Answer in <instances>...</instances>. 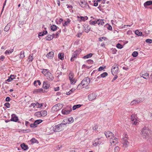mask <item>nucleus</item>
Masks as SVG:
<instances>
[{
	"label": "nucleus",
	"instance_id": "obj_57",
	"mask_svg": "<svg viewBox=\"0 0 152 152\" xmlns=\"http://www.w3.org/2000/svg\"><path fill=\"white\" fill-rule=\"evenodd\" d=\"M68 121L69 122L72 123L73 121V118L72 117H71L68 119Z\"/></svg>",
	"mask_w": 152,
	"mask_h": 152
},
{
	"label": "nucleus",
	"instance_id": "obj_44",
	"mask_svg": "<svg viewBox=\"0 0 152 152\" xmlns=\"http://www.w3.org/2000/svg\"><path fill=\"white\" fill-rule=\"evenodd\" d=\"M74 77V75L72 73L70 72L69 74V80H72Z\"/></svg>",
	"mask_w": 152,
	"mask_h": 152
},
{
	"label": "nucleus",
	"instance_id": "obj_61",
	"mask_svg": "<svg viewBox=\"0 0 152 152\" xmlns=\"http://www.w3.org/2000/svg\"><path fill=\"white\" fill-rule=\"evenodd\" d=\"M82 84H81V83L79 84L77 87V88L78 89H80V88H82Z\"/></svg>",
	"mask_w": 152,
	"mask_h": 152
},
{
	"label": "nucleus",
	"instance_id": "obj_51",
	"mask_svg": "<svg viewBox=\"0 0 152 152\" xmlns=\"http://www.w3.org/2000/svg\"><path fill=\"white\" fill-rule=\"evenodd\" d=\"M4 105L7 108H10V104L9 102H6L4 104Z\"/></svg>",
	"mask_w": 152,
	"mask_h": 152
},
{
	"label": "nucleus",
	"instance_id": "obj_12",
	"mask_svg": "<svg viewBox=\"0 0 152 152\" xmlns=\"http://www.w3.org/2000/svg\"><path fill=\"white\" fill-rule=\"evenodd\" d=\"M80 5L83 8H86L87 7L88 8H90V7L89 5L88 4L87 2L85 1H81L80 3Z\"/></svg>",
	"mask_w": 152,
	"mask_h": 152
},
{
	"label": "nucleus",
	"instance_id": "obj_45",
	"mask_svg": "<svg viewBox=\"0 0 152 152\" xmlns=\"http://www.w3.org/2000/svg\"><path fill=\"white\" fill-rule=\"evenodd\" d=\"M85 28L84 29V30L86 33L88 32L90 30V28L88 26L85 27Z\"/></svg>",
	"mask_w": 152,
	"mask_h": 152
},
{
	"label": "nucleus",
	"instance_id": "obj_27",
	"mask_svg": "<svg viewBox=\"0 0 152 152\" xmlns=\"http://www.w3.org/2000/svg\"><path fill=\"white\" fill-rule=\"evenodd\" d=\"M40 112L42 116L45 117L47 115V112L45 110H42Z\"/></svg>",
	"mask_w": 152,
	"mask_h": 152
},
{
	"label": "nucleus",
	"instance_id": "obj_30",
	"mask_svg": "<svg viewBox=\"0 0 152 152\" xmlns=\"http://www.w3.org/2000/svg\"><path fill=\"white\" fill-rule=\"evenodd\" d=\"M82 105H83L80 104L75 105L73 106L72 109L73 110H75L77 108L80 107Z\"/></svg>",
	"mask_w": 152,
	"mask_h": 152
},
{
	"label": "nucleus",
	"instance_id": "obj_52",
	"mask_svg": "<svg viewBox=\"0 0 152 152\" xmlns=\"http://www.w3.org/2000/svg\"><path fill=\"white\" fill-rule=\"evenodd\" d=\"M119 150V147L116 146L114 148L115 151V152H118Z\"/></svg>",
	"mask_w": 152,
	"mask_h": 152
},
{
	"label": "nucleus",
	"instance_id": "obj_4",
	"mask_svg": "<svg viewBox=\"0 0 152 152\" xmlns=\"http://www.w3.org/2000/svg\"><path fill=\"white\" fill-rule=\"evenodd\" d=\"M90 79L88 77L84 78L81 81V84L82 86H87L90 83Z\"/></svg>",
	"mask_w": 152,
	"mask_h": 152
},
{
	"label": "nucleus",
	"instance_id": "obj_7",
	"mask_svg": "<svg viewBox=\"0 0 152 152\" xmlns=\"http://www.w3.org/2000/svg\"><path fill=\"white\" fill-rule=\"evenodd\" d=\"M115 66H113L111 69V72L113 75L116 74L118 70V66L117 64H115Z\"/></svg>",
	"mask_w": 152,
	"mask_h": 152
},
{
	"label": "nucleus",
	"instance_id": "obj_3",
	"mask_svg": "<svg viewBox=\"0 0 152 152\" xmlns=\"http://www.w3.org/2000/svg\"><path fill=\"white\" fill-rule=\"evenodd\" d=\"M127 137V135H125V137H123L122 140V142L123 144V147L124 148L128 147L129 144V142L128 141Z\"/></svg>",
	"mask_w": 152,
	"mask_h": 152
},
{
	"label": "nucleus",
	"instance_id": "obj_36",
	"mask_svg": "<svg viewBox=\"0 0 152 152\" xmlns=\"http://www.w3.org/2000/svg\"><path fill=\"white\" fill-rule=\"evenodd\" d=\"M30 141L33 143H38V141L34 138H32L31 140Z\"/></svg>",
	"mask_w": 152,
	"mask_h": 152
},
{
	"label": "nucleus",
	"instance_id": "obj_16",
	"mask_svg": "<svg viewBox=\"0 0 152 152\" xmlns=\"http://www.w3.org/2000/svg\"><path fill=\"white\" fill-rule=\"evenodd\" d=\"M47 77H48V79L49 80L52 81L54 78L53 75L50 72H48V74L47 75Z\"/></svg>",
	"mask_w": 152,
	"mask_h": 152
},
{
	"label": "nucleus",
	"instance_id": "obj_2",
	"mask_svg": "<svg viewBox=\"0 0 152 152\" xmlns=\"http://www.w3.org/2000/svg\"><path fill=\"white\" fill-rule=\"evenodd\" d=\"M66 124V123H61L58 125L55 126L53 127V130L56 132H60L64 129V126Z\"/></svg>",
	"mask_w": 152,
	"mask_h": 152
},
{
	"label": "nucleus",
	"instance_id": "obj_35",
	"mask_svg": "<svg viewBox=\"0 0 152 152\" xmlns=\"http://www.w3.org/2000/svg\"><path fill=\"white\" fill-rule=\"evenodd\" d=\"M137 116L135 114H132L131 115V120L132 121L135 120L136 119Z\"/></svg>",
	"mask_w": 152,
	"mask_h": 152
},
{
	"label": "nucleus",
	"instance_id": "obj_54",
	"mask_svg": "<svg viewBox=\"0 0 152 152\" xmlns=\"http://www.w3.org/2000/svg\"><path fill=\"white\" fill-rule=\"evenodd\" d=\"M30 126L31 128H34L37 126V125H36L34 122L33 124H30Z\"/></svg>",
	"mask_w": 152,
	"mask_h": 152
},
{
	"label": "nucleus",
	"instance_id": "obj_8",
	"mask_svg": "<svg viewBox=\"0 0 152 152\" xmlns=\"http://www.w3.org/2000/svg\"><path fill=\"white\" fill-rule=\"evenodd\" d=\"M10 120L12 121L18 122L19 123H20V122L19 121V119L18 117L14 114H13L11 115V118L10 119Z\"/></svg>",
	"mask_w": 152,
	"mask_h": 152
},
{
	"label": "nucleus",
	"instance_id": "obj_13",
	"mask_svg": "<svg viewBox=\"0 0 152 152\" xmlns=\"http://www.w3.org/2000/svg\"><path fill=\"white\" fill-rule=\"evenodd\" d=\"M118 139L114 137L113 136V137L110 139V142L111 144L115 145L118 142Z\"/></svg>",
	"mask_w": 152,
	"mask_h": 152
},
{
	"label": "nucleus",
	"instance_id": "obj_42",
	"mask_svg": "<svg viewBox=\"0 0 152 152\" xmlns=\"http://www.w3.org/2000/svg\"><path fill=\"white\" fill-rule=\"evenodd\" d=\"M63 21V19L62 18H60L58 20H56V22L57 24H60Z\"/></svg>",
	"mask_w": 152,
	"mask_h": 152
},
{
	"label": "nucleus",
	"instance_id": "obj_33",
	"mask_svg": "<svg viewBox=\"0 0 152 152\" xmlns=\"http://www.w3.org/2000/svg\"><path fill=\"white\" fill-rule=\"evenodd\" d=\"M99 21V20L98 19L97 21H94L91 22V20L90 21V24L91 25H95L96 23H98V21Z\"/></svg>",
	"mask_w": 152,
	"mask_h": 152
},
{
	"label": "nucleus",
	"instance_id": "obj_22",
	"mask_svg": "<svg viewBox=\"0 0 152 152\" xmlns=\"http://www.w3.org/2000/svg\"><path fill=\"white\" fill-rule=\"evenodd\" d=\"M42 91L43 89L42 88L36 89L34 90L33 91V93L34 94H36L38 93H41L42 92Z\"/></svg>",
	"mask_w": 152,
	"mask_h": 152
},
{
	"label": "nucleus",
	"instance_id": "obj_50",
	"mask_svg": "<svg viewBox=\"0 0 152 152\" xmlns=\"http://www.w3.org/2000/svg\"><path fill=\"white\" fill-rule=\"evenodd\" d=\"M145 42L148 43H152V39H146L145 40Z\"/></svg>",
	"mask_w": 152,
	"mask_h": 152
},
{
	"label": "nucleus",
	"instance_id": "obj_15",
	"mask_svg": "<svg viewBox=\"0 0 152 152\" xmlns=\"http://www.w3.org/2000/svg\"><path fill=\"white\" fill-rule=\"evenodd\" d=\"M54 55V53L53 52L51 51L49 52L48 53L46 56L47 57V58H49L50 59H51L53 57Z\"/></svg>",
	"mask_w": 152,
	"mask_h": 152
},
{
	"label": "nucleus",
	"instance_id": "obj_26",
	"mask_svg": "<svg viewBox=\"0 0 152 152\" xmlns=\"http://www.w3.org/2000/svg\"><path fill=\"white\" fill-rule=\"evenodd\" d=\"M58 58L61 60H63L64 59V54L62 53H59L58 54Z\"/></svg>",
	"mask_w": 152,
	"mask_h": 152
},
{
	"label": "nucleus",
	"instance_id": "obj_40",
	"mask_svg": "<svg viewBox=\"0 0 152 152\" xmlns=\"http://www.w3.org/2000/svg\"><path fill=\"white\" fill-rule=\"evenodd\" d=\"M75 89L72 88L69 92H66V94L67 95H69L71 94L72 93L75 91Z\"/></svg>",
	"mask_w": 152,
	"mask_h": 152
},
{
	"label": "nucleus",
	"instance_id": "obj_20",
	"mask_svg": "<svg viewBox=\"0 0 152 152\" xmlns=\"http://www.w3.org/2000/svg\"><path fill=\"white\" fill-rule=\"evenodd\" d=\"M140 75H142V77L145 79H147L149 77V74L148 73H144L143 72L140 73Z\"/></svg>",
	"mask_w": 152,
	"mask_h": 152
},
{
	"label": "nucleus",
	"instance_id": "obj_47",
	"mask_svg": "<svg viewBox=\"0 0 152 152\" xmlns=\"http://www.w3.org/2000/svg\"><path fill=\"white\" fill-rule=\"evenodd\" d=\"M138 54V52L137 51H134L133 52L132 55L134 57H137Z\"/></svg>",
	"mask_w": 152,
	"mask_h": 152
},
{
	"label": "nucleus",
	"instance_id": "obj_46",
	"mask_svg": "<svg viewBox=\"0 0 152 152\" xmlns=\"http://www.w3.org/2000/svg\"><path fill=\"white\" fill-rule=\"evenodd\" d=\"M99 21H98V25L100 24L101 25H103L104 24V21L103 20H100Z\"/></svg>",
	"mask_w": 152,
	"mask_h": 152
},
{
	"label": "nucleus",
	"instance_id": "obj_25",
	"mask_svg": "<svg viewBox=\"0 0 152 152\" xmlns=\"http://www.w3.org/2000/svg\"><path fill=\"white\" fill-rule=\"evenodd\" d=\"M54 37H55L54 36H52L51 35L48 34L46 38V40L50 41L53 39Z\"/></svg>",
	"mask_w": 152,
	"mask_h": 152
},
{
	"label": "nucleus",
	"instance_id": "obj_39",
	"mask_svg": "<svg viewBox=\"0 0 152 152\" xmlns=\"http://www.w3.org/2000/svg\"><path fill=\"white\" fill-rule=\"evenodd\" d=\"M42 121V120L41 119L37 120H36L34 122L37 125V124H39Z\"/></svg>",
	"mask_w": 152,
	"mask_h": 152
},
{
	"label": "nucleus",
	"instance_id": "obj_5",
	"mask_svg": "<svg viewBox=\"0 0 152 152\" xmlns=\"http://www.w3.org/2000/svg\"><path fill=\"white\" fill-rule=\"evenodd\" d=\"M80 53L79 52V51L76 50V51L74 52L70 59V61L72 62L74 61L75 59L77 58V57L78 56Z\"/></svg>",
	"mask_w": 152,
	"mask_h": 152
},
{
	"label": "nucleus",
	"instance_id": "obj_11",
	"mask_svg": "<svg viewBox=\"0 0 152 152\" xmlns=\"http://www.w3.org/2000/svg\"><path fill=\"white\" fill-rule=\"evenodd\" d=\"M77 18L78 19V21L80 22H81V21H85L86 20H87L88 19V17L87 16H85L84 17L80 16H77Z\"/></svg>",
	"mask_w": 152,
	"mask_h": 152
},
{
	"label": "nucleus",
	"instance_id": "obj_17",
	"mask_svg": "<svg viewBox=\"0 0 152 152\" xmlns=\"http://www.w3.org/2000/svg\"><path fill=\"white\" fill-rule=\"evenodd\" d=\"M72 111V109H70V110H65L63 109L61 111L62 113L64 115H66Z\"/></svg>",
	"mask_w": 152,
	"mask_h": 152
},
{
	"label": "nucleus",
	"instance_id": "obj_48",
	"mask_svg": "<svg viewBox=\"0 0 152 152\" xmlns=\"http://www.w3.org/2000/svg\"><path fill=\"white\" fill-rule=\"evenodd\" d=\"M116 47L119 49H121L123 48V46L121 44L118 43L116 45Z\"/></svg>",
	"mask_w": 152,
	"mask_h": 152
},
{
	"label": "nucleus",
	"instance_id": "obj_6",
	"mask_svg": "<svg viewBox=\"0 0 152 152\" xmlns=\"http://www.w3.org/2000/svg\"><path fill=\"white\" fill-rule=\"evenodd\" d=\"M97 96V94L96 92H93L89 94L88 96V99L90 101L95 99Z\"/></svg>",
	"mask_w": 152,
	"mask_h": 152
},
{
	"label": "nucleus",
	"instance_id": "obj_37",
	"mask_svg": "<svg viewBox=\"0 0 152 152\" xmlns=\"http://www.w3.org/2000/svg\"><path fill=\"white\" fill-rule=\"evenodd\" d=\"M14 51L13 49L10 50H6L5 52V54H9L11 53Z\"/></svg>",
	"mask_w": 152,
	"mask_h": 152
},
{
	"label": "nucleus",
	"instance_id": "obj_49",
	"mask_svg": "<svg viewBox=\"0 0 152 152\" xmlns=\"http://www.w3.org/2000/svg\"><path fill=\"white\" fill-rule=\"evenodd\" d=\"M39 104V102H37L36 103H32L30 105L29 107H31V106H33V107L34 108L35 106H37V104Z\"/></svg>",
	"mask_w": 152,
	"mask_h": 152
},
{
	"label": "nucleus",
	"instance_id": "obj_28",
	"mask_svg": "<svg viewBox=\"0 0 152 152\" xmlns=\"http://www.w3.org/2000/svg\"><path fill=\"white\" fill-rule=\"evenodd\" d=\"M50 28L52 30L55 31L57 29V28H58V27H57L56 25H53L51 26Z\"/></svg>",
	"mask_w": 152,
	"mask_h": 152
},
{
	"label": "nucleus",
	"instance_id": "obj_1",
	"mask_svg": "<svg viewBox=\"0 0 152 152\" xmlns=\"http://www.w3.org/2000/svg\"><path fill=\"white\" fill-rule=\"evenodd\" d=\"M142 136L143 138L148 139L149 137V134L151 132V131L148 127H144L141 130Z\"/></svg>",
	"mask_w": 152,
	"mask_h": 152
},
{
	"label": "nucleus",
	"instance_id": "obj_60",
	"mask_svg": "<svg viewBox=\"0 0 152 152\" xmlns=\"http://www.w3.org/2000/svg\"><path fill=\"white\" fill-rule=\"evenodd\" d=\"M107 28L108 30L110 31L112 30V27L110 25H108V26Z\"/></svg>",
	"mask_w": 152,
	"mask_h": 152
},
{
	"label": "nucleus",
	"instance_id": "obj_18",
	"mask_svg": "<svg viewBox=\"0 0 152 152\" xmlns=\"http://www.w3.org/2000/svg\"><path fill=\"white\" fill-rule=\"evenodd\" d=\"M20 146L21 148L24 150H27L28 148V146L26 145L24 143H23L21 144Z\"/></svg>",
	"mask_w": 152,
	"mask_h": 152
},
{
	"label": "nucleus",
	"instance_id": "obj_14",
	"mask_svg": "<svg viewBox=\"0 0 152 152\" xmlns=\"http://www.w3.org/2000/svg\"><path fill=\"white\" fill-rule=\"evenodd\" d=\"M50 86V83L47 81H44L43 83V87L45 89H47Z\"/></svg>",
	"mask_w": 152,
	"mask_h": 152
},
{
	"label": "nucleus",
	"instance_id": "obj_62",
	"mask_svg": "<svg viewBox=\"0 0 152 152\" xmlns=\"http://www.w3.org/2000/svg\"><path fill=\"white\" fill-rule=\"evenodd\" d=\"M43 103H41L39 104H39H37V105H38V107H37V108H41L43 105Z\"/></svg>",
	"mask_w": 152,
	"mask_h": 152
},
{
	"label": "nucleus",
	"instance_id": "obj_56",
	"mask_svg": "<svg viewBox=\"0 0 152 152\" xmlns=\"http://www.w3.org/2000/svg\"><path fill=\"white\" fill-rule=\"evenodd\" d=\"M87 62L88 64H92L93 63V61L91 59L88 60L87 61Z\"/></svg>",
	"mask_w": 152,
	"mask_h": 152
},
{
	"label": "nucleus",
	"instance_id": "obj_29",
	"mask_svg": "<svg viewBox=\"0 0 152 152\" xmlns=\"http://www.w3.org/2000/svg\"><path fill=\"white\" fill-rule=\"evenodd\" d=\"M140 102V101L136 100H134L132 101L130 103L131 105H133L135 104H138Z\"/></svg>",
	"mask_w": 152,
	"mask_h": 152
},
{
	"label": "nucleus",
	"instance_id": "obj_21",
	"mask_svg": "<svg viewBox=\"0 0 152 152\" xmlns=\"http://www.w3.org/2000/svg\"><path fill=\"white\" fill-rule=\"evenodd\" d=\"M71 20L69 18H67L66 20V21H65V23L63 25L64 26H68L70 23Z\"/></svg>",
	"mask_w": 152,
	"mask_h": 152
},
{
	"label": "nucleus",
	"instance_id": "obj_59",
	"mask_svg": "<svg viewBox=\"0 0 152 152\" xmlns=\"http://www.w3.org/2000/svg\"><path fill=\"white\" fill-rule=\"evenodd\" d=\"M67 7V8L69 9V10H72L73 8V7L72 5H69L68 4H66V5Z\"/></svg>",
	"mask_w": 152,
	"mask_h": 152
},
{
	"label": "nucleus",
	"instance_id": "obj_32",
	"mask_svg": "<svg viewBox=\"0 0 152 152\" xmlns=\"http://www.w3.org/2000/svg\"><path fill=\"white\" fill-rule=\"evenodd\" d=\"M49 72L48 69H43L42 71V73L45 75H48V72Z\"/></svg>",
	"mask_w": 152,
	"mask_h": 152
},
{
	"label": "nucleus",
	"instance_id": "obj_41",
	"mask_svg": "<svg viewBox=\"0 0 152 152\" xmlns=\"http://www.w3.org/2000/svg\"><path fill=\"white\" fill-rule=\"evenodd\" d=\"M34 115L37 116L38 117H41V112L38 111L36 112L35 113Z\"/></svg>",
	"mask_w": 152,
	"mask_h": 152
},
{
	"label": "nucleus",
	"instance_id": "obj_31",
	"mask_svg": "<svg viewBox=\"0 0 152 152\" xmlns=\"http://www.w3.org/2000/svg\"><path fill=\"white\" fill-rule=\"evenodd\" d=\"M24 52L23 51H21L20 53V58L22 59L24 58L25 56L24 54Z\"/></svg>",
	"mask_w": 152,
	"mask_h": 152
},
{
	"label": "nucleus",
	"instance_id": "obj_55",
	"mask_svg": "<svg viewBox=\"0 0 152 152\" xmlns=\"http://www.w3.org/2000/svg\"><path fill=\"white\" fill-rule=\"evenodd\" d=\"M70 82H71V83L72 84H74L76 83V81L75 80V79H72V80H70Z\"/></svg>",
	"mask_w": 152,
	"mask_h": 152
},
{
	"label": "nucleus",
	"instance_id": "obj_38",
	"mask_svg": "<svg viewBox=\"0 0 152 152\" xmlns=\"http://www.w3.org/2000/svg\"><path fill=\"white\" fill-rule=\"evenodd\" d=\"M135 34L139 36H141L142 35V33L141 32L139 31L138 30H136L135 32Z\"/></svg>",
	"mask_w": 152,
	"mask_h": 152
},
{
	"label": "nucleus",
	"instance_id": "obj_23",
	"mask_svg": "<svg viewBox=\"0 0 152 152\" xmlns=\"http://www.w3.org/2000/svg\"><path fill=\"white\" fill-rule=\"evenodd\" d=\"M10 26L11 25L10 23H8L4 28V31H8L10 27Z\"/></svg>",
	"mask_w": 152,
	"mask_h": 152
},
{
	"label": "nucleus",
	"instance_id": "obj_24",
	"mask_svg": "<svg viewBox=\"0 0 152 152\" xmlns=\"http://www.w3.org/2000/svg\"><path fill=\"white\" fill-rule=\"evenodd\" d=\"M16 77V76H15L14 75H11L10 77L7 79V81L8 82H10L12 81L13 79H15V77Z\"/></svg>",
	"mask_w": 152,
	"mask_h": 152
},
{
	"label": "nucleus",
	"instance_id": "obj_43",
	"mask_svg": "<svg viewBox=\"0 0 152 152\" xmlns=\"http://www.w3.org/2000/svg\"><path fill=\"white\" fill-rule=\"evenodd\" d=\"M100 75L101 77H102L104 78L106 76H107L108 75V74L106 72H104L103 73L101 74Z\"/></svg>",
	"mask_w": 152,
	"mask_h": 152
},
{
	"label": "nucleus",
	"instance_id": "obj_10",
	"mask_svg": "<svg viewBox=\"0 0 152 152\" xmlns=\"http://www.w3.org/2000/svg\"><path fill=\"white\" fill-rule=\"evenodd\" d=\"M61 105V106L62 104H57L53 106L52 108V110L53 111H57L59 110L61 108L59 107V106Z\"/></svg>",
	"mask_w": 152,
	"mask_h": 152
},
{
	"label": "nucleus",
	"instance_id": "obj_19",
	"mask_svg": "<svg viewBox=\"0 0 152 152\" xmlns=\"http://www.w3.org/2000/svg\"><path fill=\"white\" fill-rule=\"evenodd\" d=\"M151 5H152V1H147L144 4V5L145 8H146V6H150Z\"/></svg>",
	"mask_w": 152,
	"mask_h": 152
},
{
	"label": "nucleus",
	"instance_id": "obj_53",
	"mask_svg": "<svg viewBox=\"0 0 152 152\" xmlns=\"http://www.w3.org/2000/svg\"><path fill=\"white\" fill-rule=\"evenodd\" d=\"M112 53L113 54H115L117 52V50L115 48L112 49Z\"/></svg>",
	"mask_w": 152,
	"mask_h": 152
},
{
	"label": "nucleus",
	"instance_id": "obj_63",
	"mask_svg": "<svg viewBox=\"0 0 152 152\" xmlns=\"http://www.w3.org/2000/svg\"><path fill=\"white\" fill-rule=\"evenodd\" d=\"M4 58L5 57L3 55H2L0 56V60H1L2 61H3Z\"/></svg>",
	"mask_w": 152,
	"mask_h": 152
},
{
	"label": "nucleus",
	"instance_id": "obj_9",
	"mask_svg": "<svg viewBox=\"0 0 152 152\" xmlns=\"http://www.w3.org/2000/svg\"><path fill=\"white\" fill-rule=\"evenodd\" d=\"M104 134L107 138H108L110 139L112 138L113 137V133L110 131L105 132Z\"/></svg>",
	"mask_w": 152,
	"mask_h": 152
},
{
	"label": "nucleus",
	"instance_id": "obj_64",
	"mask_svg": "<svg viewBox=\"0 0 152 152\" xmlns=\"http://www.w3.org/2000/svg\"><path fill=\"white\" fill-rule=\"evenodd\" d=\"M10 100V98L9 97H7L5 99V101L6 102H9Z\"/></svg>",
	"mask_w": 152,
	"mask_h": 152
},
{
	"label": "nucleus",
	"instance_id": "obj_34",
	"mask_svg": "<svg viewBox=\"0 0 152 152\" xmlns=\"http://www.w3.org/2000/svg\"><path fill=\"white\" fill-rule=\"evenodd\" d=\"M92 56V54L91 53H90L87 55L86 56H84L83 57L84 58H88L91 57Z\"/></svg>",
	"mask_w": 152,
	"mask_h": 152
},
{
	"label": "nucleus",
	"instance_id": "obj_58",
	"mask_svg": "<svg viewBox=\"0 0 152 152\" xmlns=\"http://www.w3.org/2000/svg\"><path fill=\"white\" fill-rule=\"evenodd\" d=\"M33 56H30L29 57L28 59H29V62H31L33 60Z\"/></svg>",
	"mask_w": 152,
	"mask_h": 152
}]
</instances>
